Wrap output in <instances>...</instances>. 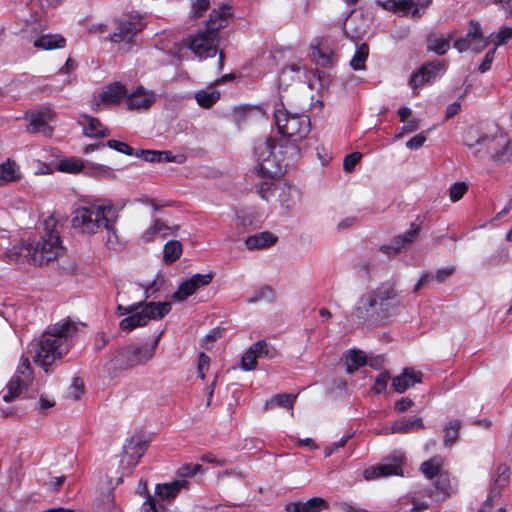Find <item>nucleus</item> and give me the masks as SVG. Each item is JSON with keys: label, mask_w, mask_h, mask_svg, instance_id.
Returning a JSON list of instances; mask_svg holds the SVG:
<instances>
[{"label": "nucleus", "mask_w": 512, "mask_h": 512, "mask_svg": "<svg viewBox=\"0 0 512 512\" xmlns=\"http://www.w3.org/2000/svg\"><path fill=\"white\" fill-rule=\"evenodd\" d=\"M53 119V112L49 108H44L37 112H33L29 116L27 132L42 133L44 136H51L53 129L49 122Z\"/></svg>", "instance_id": "obj_14"}, {"label": "nucleus", "mask_w": 512, "mask_h": 512, "mask_svg": "<svg viewBox=\"0 0 512 512\" xmlns=\"http://www.w3.org/2000/svg\"><path fill=\"white\" fill-rule=\"evenodd\" d=\"M419 235V227L416 224H412L410 229L405 233L396 236L391 245H384L381 247L384 253H398L402 248H404L407 244L413 243Z\"/></svg>", "instance_id": "obj_20"}, {"label": "nucleus", "mask_w": 512, "mask_h": 512, "mask_svg": "<svg viewBox=\"0 0 512 512\" xmlns=\"http://www.w3.org/2000/svg\"><path fill=\"white\" fill-rule=\"evenodd\" d=\"M328 502L321 497H313L309 500L302 502H290L286 505V512H320L328 509Z\"/></svg>", "instance_id": "obj_22"}, {"label": "nucleus", "mask_w": 512, "mask_h": 512, "mask_svg": "<svg viewBox=\"0 0 512 512\" xmlns=\"http://www.w3.org/2000/svg\"><path fill=\"white\" fill-rule=\"evenodd\" d=\"M84 393V385L82 380L75 378L68 389L67 395L73 400H78Z\"/></svg>", "instance_id": "obj_50"}, {"label": "nucleus", "mask_w": 512, "mask_h": 512, "mask_svg": "<svg viewBox=\"0 0 512 512\" xmlns=\"http://www.w3.org/2000/svg\"><path fill=\"white\" fill-rule=\"evenodd\" d=\"M509 482L510 468L506 464H499L491 476L489 489L501 495Z\"/></svg>", "instance_id": "obj_28"}, {"label": "nucleus", "mask_w": 512, "mask_h": 512, "mask_svg": "<svg viewBox=\"0 0 512 512\" xmlns=\"http://www.w3.org/2000/svg\"><path fill=\"white\" fill-rule=\"evenodd\" d=\"M182 244L177 240H170L164 245L163 258L166 263H173L182 254Z\"/></svg>", "instance_id": "obj_37"}, {"label": "nucleus", "mask_w": 512, "mask_h": 512, "mask_svg": "<svg viewBox=\"0 0 512 512\" xmlns=\"http://www.w3.org/2000/svg\"><path fill=\"white\" fill-rule=\"evenodd\" d=\"M512 38V28L511 27H502L500 30L490 35L491 42L494 44V47H499L505 43H507Z\"/></svg>", "instance_id": "obj_44"}, {"label": "nucleus", "mask_w": 512, "mask_h": 512, "mask_svg": "<svg viewBox=\"0 0 512 512\" xmlns=\"http://www.w3.org/2000/svg\"><path fill=\"white\" fill-rule=\"evenodd\" d=\"M296 396L292 394H277L265 402L264 410L268 411L276 406L292 409Z\"/></svg>", "instance_id": "obj_36"}, {"label": "nucleus", "mask_w": 512, "mask_h": 512, "mask_svg": "<svg viewBox=\"0 0 512 512\" xmlns=\"http://www.w3.org/2000/svg\"><path fill=\"white\" fill-rule=\"evenodd\" d=\"M391 475H402L400 463L380 464L371 466L364 470L363 476L366 480H373L380 477H388Z\"/></svg>", "instance_id": "obj_25"}, {"label": "nucleus", "mask_w": 512, "mask_h": 512, "mask_svg": "<svg viewBox=\"0 0 512 512\" xmlns=\"http://www.w3.org/2000/svg\"><path fill=\"white\" fill-rule=\"evenodd\" d=\"M395 290H370L357 302L353 311L359 323L377 326L387 321L396 310Z\"/></svg>", "instance_id": "obj_5"}, {"label": "nucleus", "mask_w": 512, "mask_h": 512, "mask_svg": "<svg viewBox=\"0 0 512 512\" xmlns=\"http://www.w3.org/2000/svg\"><path fill=\"white\" fill-rule=\"evenodd\" d=\"M385 10L394 13H401L403 16L410 15L413 18L420 17L422 12L419 11L414 0H385L380 3Z\"/></svg>", "instance_id": "obj_18"}, {"label": "nucleus", "mask_w": 512, "mask_h": 512, "mask_svg": "<svg viewBox=\"0 0 512 512\" xmlns=\"http://www.w3.org/2000/svg\"><path fill=\"white\" fill-rule=\"evenodd\" d=\"M448 277V270L441 269L436 274L427 273L424 274L418 282L415 284L414 288H420L424 285H438L445 281Z\"/></svg>", "instance_id": "obj_39"}, {"label": "nucleus", "mask_w": 512, "mask_h": 512, "mask_svg": "<svg viewBox=\"0 0 512 512\" xmlns=\"http://www.w3.org/2000/svg\"><path fill=\"white\" fill-rule=\"evenodd\" d=\"M20 179L19 168L10 159L0 164V186Z\"/></svg>", "instance_id": "obj_32"}, {"label": "nucleus", "mask_w": 512, "mask_h": 512, "mask_svg": "<svg viewBox=\"0 0 512 512\" xmlns=\"http://www.w3.org/2000/svg\"><path fill=\"white\" fill-rule=\"evenodd\" d=\"M57 168L65 173H79L84 168V164L80 159L71 157L60 160Z\"/></svg>", "instance_id": "obj_42"}, {"label": "nucleus", "mask_w": 512, "mask_h": 512, "mask_svg": "<svg viewBox=\"0 0 512 512\" xmlns=\"http://www.w3.org/2000/svg\"><path fill=\"white\" fill-rule=\"evenodd\" d=\"M186 480H175L170 483L157 484L155 494L163 499H173L177 496L182 488L187 485Z\"/></svg>", "instance_id": "obj_30"}, {"label": "nucleus", "mask_w": 512, "mask_h": 512, "mask_svg": "<svg viewBox=\"0 0 512 512\" xmlns=\"http://www.w3.org/2000/svg\"><path fill=\"white\" fill-rule=\"evenodd\" d=\"M278 200L282 208L291 210L300 198V191L294 185L282 183L278 185Z\"/></svg>", "instance_id": "obj_24"}, {"label": "nucleus", "mask_w": 512, "mask_h": 512, "mask_svg": "<svg viewBox=\"0 0 512 512\" xmlns=\"http://www.w3.org/2000/svg\"><path fill=\"white\" fill-rule=\"evenodd\" d=\"M141 512H157L156 499L151 495H148V498L141 507Z\"/></svg>", "instance_id": "obj_63"}, {"label": "nucleus", "mask_w": 512, "mask_h": 512, "mask_svg": "<svg viewBox=\"0 0 512 512\" xmlns=\"http://www.w3.org/2000/svg\"><path fill=\"white\" fill-rule=\"evenodd\" d=\"M65 45V38L59 34H44L34 41V47L43 50L63 48Z\"/></svg>", "instance_id": "obj_29"}, {"label": "nucleus", "mask_w": 512, "mask_h": 512, "mask_svg": "<svg viewBox=\"0 0 512 512\" xmlns=\"http://www.w3.org/2000/svg\"><path fill=\"white\" fill-rule=\"evenodd\" d=\"M425 141L426 136L424 135V133H420L409 139L406 142V147L410 150H417L424 144Z\"/></svg>", "instance_id": "obj_57"}, {"label": "nucleus", "mask_w": 512, "mask_h": 512, "mask_svg": "<svg viewBox=\"0 0 512 512\" xmlns=\"http://www.w3.org/2000/svg\"><path fill=\"white\" fill-rule=\"evenodd\" d=\"M127 95L126 87L119 83H110L102 88L100 99L106 104H117Z\"/></svg>", "instance_id": "obj_27"}, {"label": "nucleus", "mask_w": 512, "mask_h": 512, "mask_svg": "<svg viewBox=\"0 0 512 512\" xmlns=\"http://www.w3.org/2000/svg\"><path fill=\"white\" fill-rule=\"evenodd\" d=\"M404 125L402 127V132L409 134L414 131H416L420 126V119L418 118H412L410 120H407L406 122H403Z\"/></svg>", "instance_id": "obj_61"}, {"label": "nucleus", "mask_w": 512, "mask_h": 512, "mask_svg": "<svg viewBox=\"0 0 512 512\" xmlns=\"http://www.w3.org/2000/svg\"><path fill=\"white\" fill-rule=\"evenodd\" d=\"M489 42V38L483 36L480 25L478 23H471L466 36L456 40L454 47L459 52H464L469 49L474 52H480L488 46Z\"/></svg>", "instance_id": "obj_13"}, {"label": "nucleus", "mask_w": 512, "mask_h": 512, "mask_svg": "<svg viewBox=\"0 0 512 512\" xmlns=\"http://www.w3.org/2000/svg\"><path fill=\"white\" fill-rule=\"evenodd\" d=\"M210 6L209 0H194L192 3V16L194 18L200 17L204 11Z\"/></svg>", "instance_id": "obj_53"}, {"label": "nucleus", "mask_w": 512, "mask_h": 512, "mask_svg": "<svg viewBox=\"0 0 512 512\" xmlns=\"http://www.w3.org/2000/svg\"><path fill=\"white\" fill-rule=\"evenodd\" d=\"M468 187L466 182H456L450 186V201H459L468 191Z\"/></svg>", "instance_id": "obj_46"}, {"label": "nucleus", "mask_w": 512, "mask_h": 512, "mask_svg": "<svg viewBox=\"0 0 512 512\" xmlns=\"http://www.w3.org/2000/svg\"><path fill=\"white\" fill-rule=\"evenodd\" d=\"M390 376L387 372L381 373L374 382L373 390L376 393L384 392L387 388V383Z\"/></svg>", "instance_id": "obj_55"}, {"label": "nucleus", "mask_w": 512, "mask_h": 512, "mask_svg": "<svg viewBox=\"0 0 512 512\" xmlns=\"http://www.w3.org/2000/svg\"><path fill=\"white\" fill-rule=\"evenodd\" d=\"M471 87L472 85L468 82L467 77L454 80L453 87L450 90V99L455 98V101L450 103V117L461 111L462 101L471 91Z\"/></svg>", "instance_id": "obj_16"}, {"label": "nucleus", "mask_w": 512, "mask_h": 512, "mask_svg": "<svg viewBox=\"0 0 512 512\" xmlns=\"http://www.w3.org/2000/svg\"><path fill=\"white\" fill-rule=\"evenodd\" d=\"M424 428L423 420L420 417L402 418L395 421L391 426L392 433H409Z\"/></svg>", "instance_id": "obj_31"}, {"label": "nucleus", "mask_w": 512, "mask_h": 512, "mask_svg": "<svg viewBox=\"0 0 512 512\" xmlns=\"http://www.w3.org/2000/svg\"><path fill=\"white\" fill-rule=\"evenodd\" d=\"M43 224L44 233L38 242L13 246L4 253V256L15 264L43 265L57 260L64 254V247L60 234L55 229L56 220L49 217Z\"/></svg>", "instance_id": "obj_4"}, {"label": "nucleus", "mask_w": 512, "mask_h": 512, "mask_svg": "<svg viewBox=\"0 0 512 512\" xmlns=\"http://www.w3.org/2000/svg\"><path fill=\"white\" fill-rule=\"evenodd\" d=\"M254 156L257 161V175L262 179L256 185L257 193L262 199L268 200L274 187V180L284 174L290 161L298 157L295 145L286 146L285 152L276 153L275 141L258 139L254 146Z\"/></svg>", "instance_id": "obj_2"}, {"label": "nucleus", "mask_w": 512, "mask_h": 512, "mask_svg": "<svg viewBox=\"0 0 512 512\" xmlns=\"http://www.w3.org/2000/svg\"><path fill=\"white\" fill-rule=\"evenodd\" d=\"M274 121L278 132L290 140V142L278 143L276 139L272 138L275 141L276 153L279 150L285 152L286 146L289 145H295L299 152L300 148L297 143L305 139L311 130L309 117L304 113H292L283 108L275 110ZM266 139H271V137Z\"/></svg>", "instance_id": "obj_9"}, {"label": "nucleus", "mask_w": 512, "mask_h": 512, "mask_svg": "<svg viewBox=\"0 0 512 512\" xmlns=\"http://www.w3.org/2000/svg\"><path fill=\"white\" fill-rule=\"evenodd\" d=\"M171 310L170 302L138 301L130 305H117L120 315H128L119 323L122 330L131 331L148 324L150 320H160Z\"/></svg>", "instance_id": "obj_8"}, {"label": "nucleus", "mask_w": 512, "mask_h": 512, "mask_svg": "<svg viewBox=\"0 0 512 512\" xmlns=\"http://www.w3.org/2000/svg\"><path fill=\"white\" fill-rule=\"evenodd\" d=\"M256 343L262 344L261 348L255 350L258 357L273 358L277 355V351L274 348L269 347L266 341L259 340Z\"/></svg>", "instance_id": "obj_52"}, {"label": "nucleus", "mask_w": 512, "mask_h": 512, "mask_svg": "<svg viewBox=\"0 0 512 512\" xmlns=\"http://www.w3.org/2000/svg\"><path fill=\"white\" fill-rule=\"evenodd\" d=\"M311 56L313 60L320 66H328L332 62V54L323 52L318 47L312 48Z\"/></svg>", "instance_id": "obj_47"}, {"label": "nucleus", "mask_w": 512, "mask_h": 512, "mask_svg": "<svg viewBox=\"0 0 512 512\" xmlns=\"http://www.w3.org/2000/svg\"><path fill=\"white\" fill-rule=\"evenodd\" d=\"M155 100L154 92L139 86L127 97L126 103L129 110H146Z\"/></svg>", "instance_id": "obj_17"}, {"label": "nucleus", "mask_w": 512, "mask_h": 512, "mask_svg": "<svg viewBox=\"0 0 512 512\" xmlns=\"http://www.w3.org/2000/svg\"><path fill=\"white\" fill-rule=\"evenodd\" d=\"M230 16V8L226 5L213 9L206 30L189 35L184 44L200 60L214 57L218 53V32L228 25Z\"/></svg>", "instance_id": "obj_6"}, {"label": "nucleus", "mask_w": 512, "mask_h": 512, "mask_svg": "<svg viewBox=\"0 0 512 512\" xmlns=\"http://www.w3.org/2000/svg\"><path fill=\"white\" fill-rule=\"evenodd\" d=\"M145 28L143 18L139 14H123L112 23V31L107 36V40L114 44L135 43L136 36Z\"/></svg>", "instance_id": "obj_11"}, {"label": "nucleus", "mask_w": 512, "mask_h": 512, "mask_svg": "<svg viewBox=\"0 0 512 512\" xmlns=\"http://www.w3.org/2000/svg\"><path fill=\"white\" fill-rule=\"evenodd\" d=\"M107 146L119 153L129 156L134 155V149L125 142L110 139L107 141Z\"/></svg>", "instance_id": "obj_49"}, {"label": "nucleus", "mask_w": 512, "mask_h": 512, "mask_svg": "<svg viewBox=\"0 0 512 512\" xmlns=\"http://www.w3.org/2000/svg\"><path fill=\"white\" fill-rule=\"evenodd\" d=\"M112 209L111 203L94 202L79 206L72 212V227L86 235H94L106 230L107 241L111 242V235L115 234L114 222L110 218Z\"/></svg>", "instance_id": "obj_7"}, {"label": "nucleus", "mask_w": 512, "mask_h": 512, "mask_svg": "<svg viewBox=\"0 0 512 512\" xmlns=\"http://www.w3.org/2000/svg\"><path fill=\"white\" fill-rule=\"evenodd\" d=\"M443 467V460L437 457L431 458L423 462L420 466V470L423 475L428 479H433L438 476L439 472Z\"/></svg>", "instance_id": "obj_38"}, {"label": "nucleus", "mask_w": 512, "mask_h": 512, "mask_svg": "<svg viewBox=\"0 0 512 512\" xmlns=\"http://www.w3.org/2000/svg\"><path fill=\"white\" fill-rule=\"evenodd\" d=\"M366 363V357L360 350L352 349L345 355V366L348 373L355 372Z\"/></svg>", "instance_id": "obj_35"}, {"label": "nucleus", "mask_w": 512, "mask_h": 512, "mask_svg": "<svg viewBox=\"0 0 512 512\" xmlns=\"http://www.w3.org/2000/svg\"><path fill=\"white\" fill-rule=\"evenodd\" d=\"M32 380L33 375L29 358L22 356L14 376L7 384V393L3 395V400L8 403L19 397Z\"/></svg>", "instance_id": "obj_12"}, {"label": "nucleus", "mask_w": 512, "mask_h": 512, "mask_svg": "<svg viewBox=\"0 0 512 512\" xmlns=\"http://www.w3.org/2000/svg\"><path fill=\"white\" fill-rule=\"evenodd\" d=\"M160 335L151 345H128L118 349L111 360L114 370L122 371L136 367L149 361L159 343Z\"/></svg>", "instance_id": "obj_10"}, {"label": "nucleus", "mask_w": 512, "mask_h": 512, "mask_svg": "<svg viewBox=\"0 0 512 512\" xmlns=\"http://www.w3.org/2000/svg\"><path fill=\"white\" fill-rule=\"evenodd\" d=\"M135 155L147 162H174L182 164L186 161L184 154L174 155L170 151L140 150Z\"/></svg>", "instance_id": "obj_19"}, {"label": "nucleus", "mask_w": 512, "mask_h": 512, "mask_svg": "<svg viewBox=\"0 0 512 512\" xmlns=\"http://www.w3.org/2000/svg\"><path fill=\"white\" fill-rule=\"evenodd\" d=\"M278 237L269 231H263L247 237L245 245L248 250H261L273 246Z\"/></svg>", "instance_id": "obj_26"}, {"label": "nucleus", "mask_w": 512, "mask_h": 512, "mask_svg": "<svg viewBox=\"0 0 512 512\" xmlns=\"http://www.w3.org/2000/svg\"><path fill=\"white\" fill-rule=\"evenodd\" d=\"M428 50L435 52L438 55H443L448 50V42L440 37H430L428 39Z\"/></svg>", "instance_id": "obj_45"}, {"label": "nucleus", "mask_w": 512, "mask_h": 512, "mask_svg": "<svg viewBox=\"0 0 512 512\" xmlns=\"http://www.w3.org/2000/svg\"><path fill=\"white\" fill-rule=\"evenodd\" d=\"M260 343H254L242 356L241 358V367L245 371H251L256 368L257 365V354L255 353L256 349L261 348Z\"/></svg>", "instance_id": "obj_40"}, {"label": "nucleus", "mask_w": 512, "mask_h": 512, "mask_svg": "<svg viewBox=\"0 0 512 512\" xmlns=\"http://www.w3.org/2000/svg\"><path fill=\"white\" fill-rule=\"evenodd\" d=\"M500 497H501L500 494L488 489L487 497L483 501L481 507L479 508V510L477 512H491L494 504L496 503V501H498L500 499Z\"/></svg>", "instance_id": "obj_48"}, {"label": "nucleus", "mask_w": 512, "mask_h": 512, "mask_svg": "<svg viewBox=\"0 0 512 512\" xmlns=\"http://www.w3.org/2000/svg\"><path fill=\"white\" fill-rule=\"evenodd\" d=\"M412 405L413 401L411 399L402 398L395 403L394 408L398 413H403L406 410H408Z\"/></svg>", "instance_id": "obj_64"}, {"label": "nucleus", "mask_w": 512, "mask_h": 512, "mask_svg": "<svg viewBox=\"0 0 512 512\" xmlns=\"http://www.w3.org/2000/svg\"><path fill=\"white\" fill-rule=\"evenodd\" d=\"M196 290H176L172 295V300L175 302H182L188 299Z\"/></svg>", "instance_id": "obj_62"}, {"label": "nucleus", "mask_w": 512, "mask_h": 512, "mask_svg": "<svg viewBox=\"0 0 512 512\" xmlns=\"http://www.w3.org/2000/svg\"><path fill=\"white\" fill-rule=\"evenodd\" d=\"M158 235V226H157V220L155 219L153 221V224L147 228L144 233L142 234V239L144 242H152L156 236Z\"/></svg>", "instance_id": "obj_60"}, {"label": "nucleus", "mask_w": 512, "mask_h": 512, "mask_svg": "<svg viewBox=\"0 0 512 512\" xmlns=\"http://www.w3.org/2000/svg\"><path fill=\"white\" fill-rule=\"evenodd\" d=\"M369 55V46L366 43H362L356 50L354 56L350 61V65L354 70H363L365 68V62Z\"/></svg>", "instance_id": "obj_41"}, {"label": "nucleus", "mask_w": 512, "mask_h": 512, "mask_svg": "<svg viewBox=\"0 0 512 512\" xmlns=\"http://www.w3.org/2000/svg\"><path fill=\"white\" fill-rule=\"evenodd\" d=\"M421 380V372L406 368L400 375L392 379V386L397 393H404L411 386L420 383Z\"/></svg>", "instance_id": "obj_23"}, {"label": "nucleus", "mask_w": 512, "mask_h": 512, "mask_svg": "<svg viewBox=\"0 0 512 512\" xmlns=\"http://www.w3.org/2000/svg\"><path fill=\"white\" fill-rule=\"evenodd\" d=\"M496 47H494L493 49H490L486 54H485V57L483 59V61L481 62V64L479 65L478 67V70L481 72V73H485L487 72L488 70H490L491 68V64L494 60V56H495V52H496Z\"/></svg>", "instance_id": "obj_56"}, {"label": "nucleus", "mask_w": 512, "mask_h": 512, "mask_svg": "<svg viewBox=\"0 0 512 512\" xmlns=\"http://www.w3.org/2000/svg\"><path fill=\"white\" fill-rule=\"evenodd\" d=\"M215 273L194 274L193 276L183 280L177 288H201L211 283Z\"/></svg>", "instance_id": "obj_33"}, {"label": "nucleus", "mask_w": 512, "mask_h": 512, "mask_svg": "<svg viewBox=\"0 0 512 512\" xmlns=\"http://www.w3.org/2000/svg\"><path fill=\"white\" fill-rule=\"evenodd\" d=\"M210 358L205 353H200L198 358V373L201 379L205 377V371L209 368Z\"/></svg>", "instance_id": "obj_59"}, {"label": "nucleus", "mask_w": 512, "mask_h": 512, "mask_svg": "<svg viewBox=\"0 0 512 512\" xmlns=\"http://www.w3.org/2000/svg\"><path fill=\"white\" fill-rule=\"evenodd\" d=\"M439 74H444V65L439 61H433L423 65L417 73H414L410 80L413 88L423 86L434 80Z\"/></svg>", "instance_id": "obj_15"}, {"label": "nucleus", "mask_w": 512, "mask_h": 512, "mask_svg": "<svg viewBox=\"0 0 512 512\" xmlns=\"http://www.w3.org/2000/svg\"><path fill=\"white\" fill-rule=\"evenodd\" d=\"M78 123L83 127L84 135L91 138L105 137L110 134V131L105 127L97 118L82 114Z\"/></svg>", "instance_id": "obj_21"}, {"label": "nucleus", "mask_w": 512, "mask_h": 512, "mask_svg": "<svg viewBox=\"0 0 512 512\" xmlns=\"http://www.w3.org/2000/svg\"><path fill=\"white\" fill-rule=\"evenodd\" d=\"M146 446V442L143 441L140 436H133L131 437L127 446L126 454H128L129 450H131V457H135L136 461H138L146 450Z\"/></svg>", "instance_id": "obj_43"}, {"label": "nucleus", "mask_w": 512, "mask_h": 512, "mask_svg": "<svg viewBox=\"0 0 512 512\" xmlns=\"http://www.w3.org/2000/svg\"><path fill=\"white\" fill-rule=\"evenodd\" d=\"M78 330L79 323L71 318L60 320L49 326L39 340L31 345L34 353L33 361L48 372L50 365L61 360L69 352Z\"/></svg>", "instance_id": "obj_3"}, {"label": "nucleus", "mask_w": 512, "mask_h": 512, "mask_svg": "<svg viewBox=\"0 0 512 512\" xmlns=\"http://www.w3.org/2000/svg\"><path fill=\"white\" fill-rule=\"evenodd\" d=\"M220 98V92L212 87L198 91L195 94V99L199 106L203 108H210Z\"/></svg>", "instance_id": "obj_34"}, {"label": "nucleus", "mask_w": 512, "mask_h": 512, "mask_svg": "<svg viewBox=\"0 0 512 512\" xmlns=\"http://www.w3.org/2000/svg\"><path fill=\"white\" fill-rule=\"evenodd\" d=\"M453 131L455 135L461 134L465 145L475 148L476 156H487L497 162H506L512 158V140L495 122L484 123L479 128H465L457 122Z\"/></svg>", "instance_id": "obj_1"}, {"label": "nucleus", "mask_w": 512, "mask_h": 512, "mask_svg": "<svg viewBox=\"0 0 512 512\" xmlns=\"http://www.w3.org/2000/svg\"><path fill=\"white\" fill-rule=\"evenodd\" d=\"M157 220V226H158V235L161 238H166L168 236L176 235V232L179 229V226H168L166 223L161 221L160 219Z\"/></svg>", "instance_id": "obj_51"}, {"label": "nucleus", "mask_w": 512, "mask_h": 512, "mask_svg": "<svg viewBox=\"0 0 512 512\" xmlns=\"http://www.w3.org/2000/svg\"><path fill=\"white\" fill-rule=\"evenodd\" d=\"M362 155L359 152H353L347 155L343 162V168L347 172H351L355 165L360 161Z\"/></svg>", "instance_id": "obj_54"}, {"label": "nucleus", "mask_w": 512, "mask_h": 512, "mask_svg": "<svg viewBox=\"0 0 512 512\" xmlns=\"http://www.w3.org/2000/svg\"><path fill=\"white\" fill-rule=\"evenodd\" d=\"M350 435L342 437L339 441L332 443L328 447L325 448L324 454L326 457L332 455L336 450L345 446L347 441L350 439Z\"/></svg>", "instance_id": "obj_58"}]
</instances>
